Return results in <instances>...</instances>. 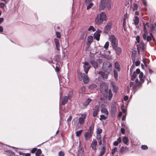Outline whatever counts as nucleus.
I'll return each mask as SVG.
<instances>
[{"instance_id":"nucleus-1","label":"nucleus","mask_w":156,"mask_h":156,"mask_svg":"<svg viewBox=\"0 0 156 156\" xmlns=\"http://www.w3.org/2000/svg\"><path fill=\"white\" fill-rule=\"evenodd\" d=\"M108 18L105 12H102L97 15L95 20V23L98 25L101 24L104 21H106Z\"/></svg>"},{"instance_id":"nucleus-2","label":"nucleus","mask_w":156,"mask_h":156,"mask_svg":"<svg viewBox=\"0 0 156 156\" xmlns=\"http://www.w3.org/2000/svg\"><path fill=\"white\" fill-rule=\"evenodd\" d=\"M111 0H101L99 5V10L101 11L104 9L106 7V5L108 10L111 9Z\"/></svg>"},{"instance_id":"nucleus-3","label":"nucleus","mask_w":156,"mask_h":156,"mask_svg":"<svg viewBox=\"0 0 156 156\" xmlns=\"http://www.w3.org/2000/svg\"><path fill=\"white\" fill-rule=\"evenodd\" d=\"M112 68V65L108 62H104L102 66L103 70L108 73L111 71Z\"/></svg>"},{"instance_id":"nucleus-4","label":"nucleus","mask_w":156,"mask_h":156,"mask_svg":"<svg viewBox=\"0 0 156 156\" xmlns=\"http://www.w3.org/2000/svg\"><path fill=\"white\" fill-rule=\"evenodd\" d=\"M139 77L140 79V81H139L137 79L135 81L136 83L137 86L140 87L141 85L144 82V78L143 76V73L142 72H140L139 73Z\"/></svg>"},{"instance_id":"nucleus-5","label":"nucleus","mask_w":156,"mask_h":156,"mask_svg":"<svg viewBox=\"0 0 156 156\" xmlns=\"http://www.w3.org/2000/svg\"><path fill=\"white\" fill-rule=\"evenodd\" d=\"M144 25V33L143 35V39L145 40H146L147 41H149L152 40L151 36H148L147 32L146 30V28H145V25Z\"/></svg>"},{"instance_id":"nucleus-6","label":"nucleus","mask_w":156,"mask_h":156,"mask_svg":"<svg viewBox=\"0 0 156 156\" xmlns=\"http://www.w3.org/2000/svg\"><path fill=\"white\" fill-rule=\"evenodd\" d=\"M109 39L112 43L113 48H115L117 45V41L114 35H112L109 37Z\"/></svg>"},{"instance_id":"nucleus-7","label":"nucleus","mask_w":156,"mask_h":156,"mask_svg":"<svg viewBox=\"0 0 156 156\" xmlns=\"http://www.w3.org/2000/svg\"><path fill=\"white\" fill-rule=\"evenodd\" d=\"M87 117V115L85 114H80V116L78 119V124L82 125L84 122L85 120Z\"/></svg>"},{"instance_id":"nucleus-8","label":"nucleus","mask_w":156,"mask_h":156,"mask_svg":"<svg viewBox=\"0 0 156 156\" xmlns=\"http://www.w3.org/2000/svg\"><path fill=\"white\" fill-rule=\"evenodd\" d=\"M112 26V23L111 22H109L105 26L104 28V32L105 33L108 34Z\"/></svg>"},{"instance_id":"nucleus-9","label":"nucleus","mask_w":156,"mask_h":156,"mask_svg":"<svg viewBox=\"0 0 156 156\" xmlns=\"http://www.w3.org/2000/svg\"><path fill=\"white\" fill-rule=\"evenodd\" d=\"M83 67L84 71L86 74L87 73L88 71L90 68V64L87 62H83Z\"/></svg>"},{"instance_id":"nucleus-10","label":"nucleus","mask_w":156,"mask_h":156,"mask_svg":"<svg viewBox=\"0 0 156 156\" xmlns=\"http://www.w3.org/2000/svg\"><path fill=\"white\" fill-rule=\"evenodd\" d=\"M97 144V142L96 140L95 139H94L91 144V147L92 150H93L95 152H96L97 150L96 146Z\"/></svg>"},{"instance_id":"nucleus-11","label":"nucleus","mask_w":156,"mask_h":156,"mask_svg":"<svg viewBox=\"0 0 156 156\" xmlns=\"http://www.w3.org/2000/svg\"><path fill=\"white\" fill-rule=\"evenodd\" d=\"M117 111L115 103H112L111 106V113L114 115Z\"/></svg>"},{"instance_id":"nucleus-12","label":"nucleus","mask_w":156,"mask_h":156,"mask_svg":"<svg viewBox=\"0 0 156 156\" xmlns=\"http://www.w3.org/2000/svg\"><path fill=\"white\" fill-rule=\"evenodd\" d=\"M101 31L99 30H98L94 34V39H96L97 41H99L100 39V32H101Z\"/></svg>"},{"instance_id":"nucleus-13","label":"nucleus","mask_w":156,"mask_h":156,"mask_svg":"<svg viewBox=\"0 0 156 156\" xmlns=\"http://www.w3.org/2000/svg\"><path fill=\"white\" fill-rule=\"evenodd\" d=\"M84 149L83 147L80 145V143L79 148L78 151L77 156H82L83 152Z\"/></svg>"},{"instance_id":"nucleus-14","label":"nucleus","mask_w":156,"mask_h":156,"mask_svg":"<svg viewBox=\"0 0 156 156\" xmlns=\"http://www.w3.org/2000/svg\"><path fill=\"white\" fill-rule=\"evenodd\" d=\"M109 73H105V72L100 71L99 72L98 74L101 75L104 79H107L108 78V75Z\"/></svg>"},{"instance_id":"nucleus-15","label":"nucleus","mask_w":156,"mask_h":156,"mask_svg":"<svg viewBox=\"0 0 156 156\" xmlns=\"http://www.w3.org/2000/svg\"><path fill=\"white\" fill-rule=\"evenodd\" d=\"M140 69H136L135 72H134L132 75L131 77V79L132 80H134L136 78L137 76V75L139 74V73H140Z\"/></svg>"},{"instance_id":"nucleus-16","label":"nucleus","mask_w":156,"mask_h":156,"mask_svg":"<svg viewBox=\"0 0 156 156\" xmlns=\"http://www.w3.org/2000/svg\"><path fill=\"white\" fill-rule=\"evenodd\" d=\"M99 106L98 105H96L95 107L94 111L93 113V115L94 117H96L98 114L99 111Z\"/></svg>"},{"instance_id":"nucleus-17","label":"nucleus","mask_w":156,"mask_h":156,"mask_svg":"<svg viewBox=\"0 0 156 156\" xmlns=\"http://www.w3.org/2000/svg\"><path fill=\"white\" fill-rule=\"evenodd\" d=\"M92 136V133L90 132H86L85 133L84 136L86 140H89Z\"/></svg>"},{"instance_id":"nucleus-18","label":"nucleus","mask_w":156,"mask_h":156,"mask_svg":"<svg viewBox=\"0 0 156 156\" xmlns=\"http://www.w3.org/2000/svg\"><path fill=\"white\" fill-rule=\"evenodd\" d=\"M116 51V53L118 55H120L121 52V48L119 47H117V46L115 48H113Z\"/></svg>"},{"instance_id":"nucleus-19","label":"nucleus","mask_w":156,"mask_h":156,"mask_svg":"<svg viewBox=\"0 0 156 156\" xmlns=\"http://www.w3.org/2000/svg\"><path fill=\"white\" fill-rule=\"evenodd\" d=\"M91 101V100L90 99L88 98L87 100L83 104V108H86Z\"/></svg>"},{"instance_id":"nucleus-20","label":"nucleus","mask_w":156,"mask_h":156,"mask_svg":"<svg viewBox=\"0 0 156 156\" xmlns=\"http://www.w3.org/2000/svg\"><path fill=\"white\" fill-rule=\"evenodd\" d=\"M136 51H133L132 53L131 58L133 62L134 63L135 61L136 56Z\"/></svg>"},{"instance_id":"nucleus-21","label":"nucleus","mask_w":156,"mask_h":156,"mask_svg":"<svg viewBox=\"0 0 156 156\" xmlns=\"http://www.w3.org/2000/svg\"><path fill=\"white\" fill-rule=\"evenodd\" d=\"M68 99L67 96H64L61 100L62 104V105H65L68 102Z\"/></svg>"},{"instance_id":"nucleus-22","label":"nucleus","mask_w":156,"mask_h":156,"mask_svg":"<svg viewBox=\"0 0 156 156\" xmlns=\"http://www.w3.org/2000/svg\"><path fill=\"white\" fill-rule=\"evenodd\" d=\"M54 41L55 45L56 46L57 50L59 51V50L60 45L59 43V41L58 39H54Z\"/></svg>"},{"instance_id":"nucleus-23","label":"nucleus","mask_w":156,"mask_h":156,"mask_svg":"<svg viewBox=\"0 0 156 156\" xmlns=\"http://www.w3.org/2000/svg\"><path fill=\"white\" fill-rule=\"evenodd\" d=\"M110 83L113 88L114 91L116 92L117 91V87L115 85V82L113 81H112Z\"/></svg>"},{"instance_id":"nucleus-24","label":"nucleus","mask_w":156,"mask_h":156,"mask_svg":"<svg viewBox=\"0 0 156 156\" xmlns=\"http://www.w3.org/2000/svg\"><path fill=\"white\" fill-rule=\"evenodd\" d=\"M93 40V37L92 36H89L88 37L87 41V45H89L92 42Z\"/></svg>"},{"instance_id":"nucleus-25","label":"nucleus","mask_w":156,"mask_h":156,"mask_svg":"<svg viewBox=\"0 0 156 156\" xmlns=\"http://www.w3.org/2000/svg\"><path fill=\"white\" fill-rule=\"evenodd\" d=\"M89 78L84 73L83 74V81L85 83H87L89 81Z\"/></svg>"},{"instance_id":"nucleus-26","label":"nucleus","mask_w":156,"mask_h":156,"mask_svg":"<svg viewBox=\"0 0 156 156\" xmlns=\"http://www.w3.org/2000/svg\"><path fill=\"white\" fill-rule=\"evenodd\" d=\"M101 112L102 113L104 114L106 116H108V112L107 109L105 108H102L101 110Z\"/></svg>"},{"instance_id":"nucleus-27","label":"nucleus","mask_w":156,"mask_h":156,"mask_svg":"<svg viewBox=\"0 0 156 156\" xmlns=\"http://www.w3.org/2000/svg\"><path fill=\"white\" fill-rule=\"evenodd\" d=\"M128 151V149L126 147H122L120 149V152L121 153H124Z\"/></svg>"},{"instance_id":"nucleus-28","label":"nucleus","mask_w":156,"mask_h":156,"mask_svg":"<svg viewBox=\"0 0 156 156\" xmlns=\"http://www.w3.org/2000/svg\"><path fill=\"white\" fill-rule=\"evenodd\" d=\"M114 67L118 71H120V65L118 62H116L114 64Z\"/></svg>"},{"instance_id":"nucleus-29","label":"nucleus","mask_w":156,"mask_h":156,"mask_svg":"<svg viewBox=\"0 0 156 156\" xmlns=\"http://www.w3.org/2000/svg\"><path fill=\"white\" fill-rule=\"evenodd\" d=\"M144 44L143 42H140V43L139 44L137 45V48H140L142 50H143L144 49Z\"/></svg>"},{"instance_id":"nucleus-30","label":"nucleus","mask_w":156,"mask_h":156,"mask_svg":"<svg viewBox=\"0 0 156 156\" xmlns=\"http://www.w3.org/2000/svg\"><path fill=\"white\" fill-rule=\"evenodd\" d=\"M135 25H137L139 23V18L138 16H135L133 20Z\"/></svg>"},{"instance_id":"nucleus-31","label":"nucleus","mask_w":156,"mask_h":156,"mask_svg":"<svg viewBox=\"0 0 156 156\" xmlns=\"http://www.w3.org/2000/svg\"><path fill=\"white\" fill-rule=\"evenodd\" d=\"M105 147H103L101 149V151L100 152L99 156H102L105 153Z\"/></svg>"},{"instance_id":"nucleus-32","label":"nucleus","mask_w":156,"mask_h":156,"mask_svg":"<svg viewBox=\"0 0 156 156\" xmlns=\"http://www.w3.org/2000/svg\"><path fill=\"white\" fill-rule=\"evenodd\" d=\"M6 154L8 156H15V153L10 151L8 150L6 151Z\"/></svg>"},{"instance_id":"nucleus-33","label":"nucleus","mask_w":156,"mask_h":156,"mask_svg":"<svg viewBox=\"0 0 156 156\" xmlns=\"http://www.w3.org/2000/svg\"><path fill=\"white\" fill-rule=\"evenodd\" d=\"M90 63L95 69H96L98 68V64L97 62L94 61H92L90 62Z\"/></svg>"},{"instance_id":"nucleus-34","label":"nucleus","mask_w":156,"mask_h":156,"mask_svg":"<svg viewBox=\"0 0 156 156\" xmlns=\"http://www.w3.org/2000/svg\"><path fill=\"white\" fill-rule=\"evenodd\" d=\"M114 76L116 80H118V73L117 71L115 70H114L113 71Z\"/></svg>"},{"instance_id":"nucleus-35","label":"nucleus","mask_w":156,"mask_h":156,"mask_svg":"<svg viewBox=\"0 0 156 156\" xmlns=\"http://www.w3.org/2000/svg\"><path fill=\"white\" fill-rule=\"evenodd\" d=\"M122 141L124 144L128 145L127 143L129 141V139L127 137L124 136L122 139Z\"/></svg>"},{"instance_id":"nucleus-36","label":"nucleus","mask_w":156,"mask_h":156,"mask_svg":"<svg viewBox=\"0 0 156 156\" xmlns=\"http://www.w3.org/2000/svg\"><path fill=\"white\" fill-rule=\"evenodd\" d=\"M113 95L112 93V91L111 89L109 90L108 95V100H111Z\"/></svg>"},{"instance_id":"nucleus-37","label":"nucleus","mask_w":156,"mask_h":156,"mask_svg":"<svg viewBox=\"0 0 156 156\" xmlns=\"http://www.w3.org/2000/svg\"><path fill=\"white\" fill-rule=\"evenodd\" d=\"M42 151L41 149H38L35 153L36 156H40V155L41 154Z\"/></svg>"},{"instance_id":"nucleus-38","label":"nucleus","mask_w":156,"mask_h":156,"mask_svg":"<svg viewBox=\"0 0 156 156\" xmlns=\"http://www.w3.org/2000/svg\"><path fill=\"white\" fill-rule=\"evenodd\" d=\"M78 77L79 80H81L83 79V75H82V73L81 72H78Z\"/></svg>"},{"instance_id":"nucleus-39","label":"nucleus","mask_w":156,"mask_h":156,"mask_svg":"<svg viewBox=\"0 0 156 156\" xmlns=\"http://www.w3.org/2000/svg\"><path fill=\"white\" fill-rule=\"evenodd\" d=\"M97 86L95 84H92L90 85L89 86V88L90 89H93L96 88Z\"/></svg>"},{"instance_id":"nucleus-40","label":"nucleus","mask_w":156,"mask_h":156,"mask_svg":"<svg viewBox=\"0 0 156 156\" xmlns=\"http://www.w3.org/2000/svg\"><path fill=\"white\" fill-rule=\"evenodd\" d=\"M108 117V116H106V115L105 116L104 115H101L99 119L100 120H101L102 119L105 120L107 119Z\"/></svg>"},{"instance_id":"nucleus-41","label":"nucleus","mask_w":156,"mask_h":156,"mask_svg":"<svg viewBox=\"0 0 156 156\" xmlns=\"http://www.w3.org/2000/svg\"><path fill=\"white\" fill-rule=\"evenodd\" d=\"M88 30H92L93 32H94L96 31V29L93 26H90L88 29Z\"/></svg>"},{"instance_id":"nucleus-42","label":"nucleus","mask_w":156,"mask_h":156,"mask_svg":"<svg viewBox=\"0 0 156 156\" xmlns=\"http://www.w3.org/2000/svg\"><path fill=\"white\" fill-rule=\"evenodd\" d=\"M136 86H137L136 84V85H135L133 84V82H131L130 83V87H132L133 89H135L136 88Z\"/></svg>"},{"instance_id":"nucleus-43","label":"nucleus","mask_w":156,"mask_h":156,"mask_svg":"<svg viewBox=\"0 0 156 156\" xmlns=\"http://www.w3.org/2000/svg\"><path fill=\"white\" fill-rule=\"evenodd\" d=\"M133 11L136 10L138 9V5L136 3H134L133 5Z\"/></svg>"},{"instance_id":"nucleus-44","label":"nucleus","mask_w":156,"mask_h":156,"mask_svg":"<svg viewBox=\"0 0 156 156\" xmlns=\"http://www.w3.org/2000/svg\"><path fill=\"white\" fill-rule=\"evenodd\" d=\"M72 94L73 93L72 92L70 91L69 92L68 94V96H67L69 99H70L71 98L72 96Z\"/></svg>"},{"instance_id":"nucleus-45","label":"nucleus","mask_w":156,"mask_h":156,"mask_svg":"<svg viewBox=\"0 0 156 156\" xmlns=\"http://www.w3.org/2000/svg\"><path fill=\"white\" fill-rule=\"evenodd\" d=\"M117 151V148L116 147H114L112 150V154L113 155L115 153V152H116Z\"/></svg>"},{"instance_id":"nucleus-46","label":"nucleus","mask_w":156,"mask_h":156,"mask_svg":"<svg viewBox=\"0 0 156 156\" xmlns=\"http://www.w3.org/2000/svg\"><path fill=\"white\" fill-rule=\"evenodd\" d=\"M82 132V130H81L79 131H77L76 132V136H80Z\"/></svg>"},{"instance_id":"nucleus-47","label":"nucleus","mask_w":156,"mask_h":156,"mask_svg":"<svg viewBox=\"0 0 156 156\" xmlns=\"http://www.w3.org/2000/svg\"><path fill=\"white\" fill-rule=\"evenodd\" d=\"M109 45V43L108 41H107L105 43V44L104 46V48L105 49H107L108 48Z\"/></svg>"},{"instance_id":"nucleus-48","label":"nucleus","mask_w":156,"mask_h":156,"mask_svg":"<svg viewBox=\"0 0 156 156\" xmlns=\"http://www.w3.org/2000/svg\"><path fill=\"white\" fill-rule=\"evenodd\" d=\"M97 134H101L102 132V130L101 129L98 128L97 130Z\"/></svg>"},{"instance_id":"nucleus-49","label":"nucleus","mask_w":156,"mask_h":156,"mask_svg":"<svg viewBox=\"0 0 156 156\" xmlns=\"http://www.w3.org/2000/svg\"><path fill=\"white\" fill-rule=\"evenodd\" d=\"M93 5V4L92 3H90L87 6V10L89 9Z\"/></svg>"},{"instance_id":"nucleus-50","label":"nucleus","mask_w":156,"mask_h":156,"mask_svg":"<svg viewBox=\"0 0 156 156\" xmlns=\"http://www.w3.org/2000/svg\"><path fill=\"white\" fill-rule=\"evenodd\" d=\"M5 6V4L3 2L0 3V8L1 9H3Z\"/></svg>"},{"instance_id":"nucleus-51","label":"nucleus","mask_w":156,"mask_h":156,"mask_svg":"<svg viewBox=\"0 0 156 156\" xmlns=\"http://www.w3.org/2000/svg\"><path fill=\"white\" fill-rule=\"evenodd\" d=\"M64 153L62 151H60L58 154V156H64Z\"/></svg>"},{"instance_id":"nucleus-52","label":"nucleus","mask_w":156,"mask_h":156,"mask_svg":"<svg viewBox=\"0 0 156 156\" xmlns=\"http://www.w3.org/2000/svg\"><path fill=\"white\" fill-rule=\"evenodd\" d=\"M96 139L98 140H101V134H97Z\"/></svg>"},{"instance_id":"nucleus-53","label":"nucleus","mask_w":156,"mask_h":156,"mask_svg":"<svg viewBox=\"0 0 156 156\" xmlns=\"http://www.w3.org/2000/svg\"><path fill=\"white\" fill-rule=\"evenodd\" d=\"M56 35L57 37L58 38H60L61 37V34L60 32H56Z\"/></svg>"},{"instance_id":"nucleus-54","label":"nucleus","mask_w":156,"mask_h":156,"mask_svg":"<svg viewBox=\"0 0 156 156\" xmlns=\"http://www.w3.org/2000/svg\"><path fill=\"white\" fill-rule=\"evenodd\" d=\"M121 109L122 111V112L124 114H126V108H123L122 106L121 107Z\"/></svg>"},{"instance_id":"nucleus-55","label":"nucleus","mask_w":156,"mask_h":156,"mask_svg":"<svg viewBox=\"0 0 156 156\" xmlns=\"http://www.w3.org/2000/svg\"><path fill=\"white\" fill-rule=\"evenodd\" d=\"M141 147L142 149L143 150H146L148 148L147 146L145 145H142Z\"/></svg>"},{"instance_id":"nucleus-56","label":"nucleus","mask_w":156,"mask_h":156,"mask_svg":"<svg viewBox=\"0 0 156 156\" xmlns=\"http://www.w3.org/2000/svg\"><path fill=\"white\" fill-rule=\"evenodd\" d=\"M145 25V28H146V27L147 26L148 27H149V23L148 22H147L146 23H143V24L144 25H144Z\"/></svg>"},{"instance_id":"nucleus-57","label":"nucleus","mask_w":156,"mask_h":156,"mask_svg":"<svg viewBox=\"0 0 156 156\" xmlns=\"http://www.w3.org/2000/svg\"><path fill=\"white\" fill-rule=\"evenodd\" d=\"M37 151V149L36 148H33L31 150V152L32 153H34L36 151Z\"/></svg>"},{"instance_id":"nucleus-58","label":"nucleus","mask_w":156,"mask_h":156,"mask_svg":"<svg viewBox=\"0 0 156 156\" xmlns=\"http://www.w3.org/2000/svg\"><path fill=\"white\" fill-rule=\"evenodd\" d=\"M93 129V127L92 126H90L89 127V130H90V132L91 133H92V132Z\"/></svg>"},{"instance_id":"nucleus-59","label":"nucleus","mask_w":156,"mask_h":156,"mask_svg":"<svg viewBox=\"0 0 156 156\" xmlns=\"http://www.w3.org/2000/svg\"><path fill=\"white\" fill-rule=\"evenodd\" d=\"M119 143H120L121 142V137H119L116 141Z\"/></svg>"},{"instance_id":"nucleus-60","label":"nucleus","mask_w":156,"mask_h":156,"mask_svg":"<svg viewBox=\"0 0 156 156\" xmlns=\"http://www.w3.org/2000/svg\"><path fill=\"white\" fill-rule=\"evenodd\" d=\"M121 131L122 133V134H124L125 133V129L123 128H121Z\"/></svg>"},{"instance_id":"nucleus-61","label":"nucleus","mask_w":156,"mask_h":156,"mask_svg":"<svg viewBox=\"0 0 156 156\" xmlns=\"http://www.w3.org/2000/svg\"><path fill=\"white\" fill-rule=\"evenodd\" d=\"M140 64V62L139 61H136L135 62V65L136 66H138Z\"/></svg>"},{"instance_id":"nucleus-62","label":"nucleus","mask_w":156,"mask_h":156,"mask_svg":"<svg viewBox=\"0 0 156 156\" xmlns=\"http://www.w3.org/2000/svg\"><path fill=\"white\" fill-rule=\"evenodd\" d=\"M119 144V143L116 141L113 143V144L115 146H117Z\"/></svg>"},{"instance_id":"nucleus-63","label":"nucleus","mask_w":156,"mask_h":156,"mask_svg":"<svg viewBox=\"0 0 156 156\" xmlns=\"http://www.w3.org/2000/svg\"><path fill=\"white\" fill-rule=\"evenodd\" d=\"M150 35H151V37H152V39L153 41H155V38L154 37L152 34L151 33H150Z\"/></svg>"},{"instance_id":"nucleus-64","label":"nucleus","mask_w":156,"mask_h":156,"mask_svg":"<svg viewBox=\"0 0 156 156\" xmlns=\"http://www.w3.org/2000/svg\"><path fill=\"white\" fill-rule=\"evenodd\" d=\"M129 97L128 96H126L124 97V100L125 101H126L128 99Z\"/></svg>"}]
</instances>
